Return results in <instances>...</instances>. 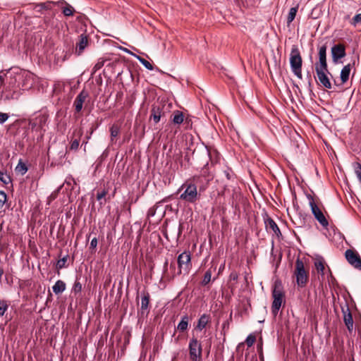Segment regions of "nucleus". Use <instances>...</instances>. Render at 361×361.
<instances>
[{
	"label": "nucleus",
	"mask_w": 361,
	"mask_h": 361,
	"mask_svg": "<svg viewBox=\"0 0 361 361\" xmlns=\"http://www.w3.org/2000/svg\"><path fill=\"white\" fill-rule=\"evenodd\" d=\"M179 192L183 191L180 195V199L188 202L195 203L199 199L197 188L195 183L185 182L178 190Z\"/></svg>",
	"instance_id": "obj_1"
},
{
	"label": "nucleus",
	"mask_w": 361,
	"mask_h": 361,
	"mask_svg": "<svg viewBox=\"0 0 361 361\" xmlns=\"http://www.w3.org/2000/svg\"><path fill=\"white\" fill-rule=\"evenodd\" d=\"M273 302L271 305L272 314L276 316L282 304L284 302V292L283 287L280 281H276L274 283V289L272 291Z\"/></svg>",
	"instance_id": "obj_2"
},
{
	"label": "nucleus",
	"mask_w": 361,
	"mask_h": 361,
	"mask_svg": "<svg viewBox=\"0 0 361 361\" xmlns=\"http://www.w3.org/2000/svg\"><path fill=\"white\" fill-rule=\"evenodd\" d=\"M302 59L300 51L296 46H293L290 54V65L291 71L299 79L302 78Z\"/></svg>",
	"instance_id": "obj_3"
},
{
	"label": "nucleus",
	"mask_w": 361,
	"mask_h": 361,
	"mask_svg": "<svg viewBox=\"0 0 361 361\" xmlns=\"http://www.w3.org/2000/svg\"><path fill=\"white\" fill-rule=\"evenodd\" d=\"M190 359L192 361H202V348L197 338L192 337L188 345Z\"/></svg>",
	"instance_id": "obj_4"
},
{
	"label": "nucleus",
	"mask_w": 361,
	"mask_h": 361,
	"mask_svg": "<svg viewBox=\"0 0 361 361\" xmlns=\"http://www.w3.org/2000/svg\"><path fill=\"white\" fill-rule=\"evenodd\" d=\"M295 275L296 277L297 284L300 287L305 286L307 282L308 273L305 269L302 261L299 258L297 259L295 262Z\"/></svg>",
	"instance_id": "obj_5"
},
{
	"label": "nucleus",
	"mask_w": 361,
	"mask_h": 361,
	"mask_svg": "<svg viewBox=\"0 0 361 361\" xmlns=\"http://www.w3.org/2000/svg\"><path fill=\"white\" fill-rule=\"evenodd\" d=\"M307 198L309 200V204L311 208L312 213L313 214L314 218L323 227L326 228L329 226V222L323 212L316 204L313 197L311 195H308Z\"/></svg>",
	"instance_id": "obj_6"
},
{
	"label": "nucleus",
	"mask_w": 361,
	"mask_h": 361,
	"mask_svg": "<svg viewBox=\"0 0 361 361\" xmlns=\"http://www.w3.org/2000/svg\"><path fill=\"white\" fill-rule=\"evenodd\" d=\"M178 274H180L182 271L188 274L192 266L191 257L189 252H183L178 257Z\"/></svg>",
	"instance_id": "obj_7"
},
{
	"label": "nucleus",
	"mask_w": 361,
	"mask_h": 361,
	"mask_svg": "<svg viewBox=\"0 0 361 361\" xmlns=\"http://www.w3.org/2000/svg\"><path fill=\"white\" fill-rule=\"evenodd\" d=\"M315 71L320 85L326 89H331V83L328 77V74L331 75V73L328 71V67L315 68Z\"/></svg>",
	"instance_id": "obj_8"
},
{
	"label": "nucleus",
	"mask_w": 361,
	"mask_h": 361,
	"mask_svg": "<svg viewBox=\"0 0 361 361\" xmlns=\"http://www.w3.org/2000/svg\"><path fill=\"white\" fill-rule=\"evenodd\" d=\"M348 263L356 269H361V258L357 252L352 250H347L345 253Z\"/></svg>",
	"instance_id": "obj_9"
},
{
	"label": "nucleus",
	"mask_w": 361,
	"mask_h": 361,
	"mask_svg": "<svg viewBox=\"0 0 361 361\" xmlns=\"http://www.w3.org/2000/svg\"><path fill=\"white\" fill-rule=\"evenodd\" d=\"M331 56L334 63H336L339 59L345 56V48L342 44H338L332 47Z\"/></svg>",
	"instance_id": "obj_10"
},
{
	"label": "nucleus",
	"mask_w": 361,
	"mask_h": 361,
	"mask_svg": "<svg viewBox=\"0 0 361 361\" xmlns=\"http://www.w3.org/2000/svg\"><path fill=\"white\" fill-rule=\"evenodd\" d=\"M88 96H89L88 92L86 90H82L79 93V94L76 97V98L74 101V106H75V109L77 112H80L82 110L83 103L85 102L86 99L88 97Z\"/></svg>",
	"instance_id": "obj_11"
},
{
	"label": "nucleus",
	"mask_w": 361,
	"mask_h": 361,
	"mask_svg": "<svg viewBox=\"0 0 361 361\" xmlns=\"http://www.w3.org/2000/svg\"><path fill=\"white\" fill-rule=\"evenodd\" d=\"M327 67L326 63V47L322 46L319 49V62L315 64V68Z\"/></svg>",
	"instance_id": "obj_12"
},
{
	"label": "nucleus",
	"mask_w": 361,
	"mask_h": 361,
	"mask_svg": "<svg viewBox=\"0 0 361 361\" xmlns=\"http://www.w3.org/2000/svg\"><path fill=\"white\" fill-rule=\"evenodd\" d=\"M164 114L161 108L158 106H153L151 110L150 118L153 120L155 123L160 121L161 117Z\"/></svg>",
	"instance_id": "obj_13"
},
{
	"label": "nucleus",
	"mask_w": 361,
	"mask_h": 361,
	"mask_svg": "<svg viewBox=\"0 0 361 361\" xmlns=\"http://www.w3.org/2000/svg\"><path fill=\"white\" fill-rule=\"evenodd\" d=\"M343 320L348 330L351 332L353 330V319L352 314L348 308L345 312H343Z\"/></svg>",
	"instance_id": "obj_14"
},
{
	"label": "nucleus",
	"mask_w": 361,
	"mask_h": 361,
	"mask_svg": "<svg viewBox=\"0 0 361 361\" xmlns=\"http://www.w3.org/2000/svg\"><path fill=\"white\" fill-rule=\"evenodd\" d=\"M266 228L267 230L272 231L276 235H281V231L276 222L271 219L268 218L265 221Z\"/></svg>",
	"instance_id": "obj_15"
},
{
	"label": "nucleus",
	"mask_w": 361,
	"mask_h": 361,
	"mask_svg": "<svg viewBox=\"0 0 361 361\" xmlns=\"http://www.w3.org/2000/svg\"><path fill=\"white\" fill-rule=\"evenodd\" d=\"M351 66L350 64L345 65L341 71V80L342 84H345L349 79Z\"/></svg>",
	"instance_id": "obj_16"
},
{
	"label": "nucleus",
	"mask_w": 361,
	"mask_h": 361,
	"mask_svg": "<svg viewBox=\"0 0 361 361\" xmlns=\"http://www.w3.org/2000/svg\"><path fill=\"white\" fill-rule=\"evenodd\" d=\"M87 37L86 35H81L80 36V40L78 43L76 44V51H78V54H81L82 51L85 49V48L87 45Z\"/></svg>",
	"instance_id": "obj_17"
},
{
	"label": "nucleus",
	"mask_w": 361,
	"mask_h": 361,
	"mask_svg": "<svg viewBox=\"0 0 361 361\" xmlns=\"http://www.w3.org/2000/svg\"><path fill=\"white\" fill-rule=\"evenodd\" d=\"M57 4H65L66 6L63 8L62 12L66 16H72L74 13V8L72 6L68 4L66 1L61 0L56 3Z\"/></svg>",
	"instance_id": "obj_18"
},
{
	"label": "nucleus",
	"mask_w": 361,
	"mask_h": 361,
	"mask_svg": "<svg viewBox=\"0 0 361 361\" xmlns=\"http://www.w3.org/2000/svg\"><path fill=\"white\" fill-rule=\"evenodd\" d=\"M23 77L24 80L22 83V87L24 89H29L32 86L33 77L30 73H25Z\"/></svg>",
	"instance_id": "obj_19"
},
{
	"label": "nucleus",
	"mask_w": 361,
	"mask_h": 361,
	"mask_svg": "<svg viewBox=\"0 0 361 361\" xmlns=\"http://www.w3.org/2000/svg\"><path fill=\"white\" fill-rule=\"evenodd\" d=\"M65 289L66 283L61 280H58L52 287L53 292L56 295L63 293Z\"/></svg>",
	"instance_id": "obj_20"
},
{
	"label": "nucleus",
	"mask_w": 361,
	"mask_h": 361,
	"mask_svg": "<svg viewBox=\"0 0 361 361\" xmlns=\"http://www.w3.org/2000/svg\"><path fill=\"white\" fill-rule=\"evenodd\" d=\"M209 321V316L207 314H202L198 320L197 328L200 331H202L203 329H204L206 327Z\"/></svg>",
	"instance_id": "obj_21"
},
{
	"label": "nucleus",
	"mask_w": 361,
	"mask_h": 361,
	"mask_svg": "<svg viewBox=\"0 0 361 361\" xmlns=\"http://www.w3.org/2000/svg\"><path fill=\"white\" fill-rule=\"evenodd\" d=\"M188 323H189V318L187 315H184L182 318L180 322L178 323L177 326V329L179 331L183 332L185 330H187L188 327Z\"/></svg>",
	"instance_id": "obj_22"
},
{
	"label": "nucleus",
	"mask_w": 361,
	"mask_h": 361,
	"mask_svg": "<svg viewBox=\"0 0 361 361\" xmlns=\"http://www.w3.org/2000/svg\"><path fill=\"white\" fill-rule=\"evenodd\" d=\"M184 121L183 114L180 111H176L174 112L173 122L175 124H181Z\"/></svg>",
	"instance_id": "obj_23"
},
{
	"label": "nucleus",
	"mask_w": 361,
	"mask_h": 361,
	"mask_svg": "<svg viewBox=\"0 0 361 361\" xmlns=\"http://www.w3.org/2000/svg\"><path fill=\"white\" fill-rule=\"evenodd\" d=\"M298 9V5H297L295 7H292L288 13V18H287V23L290 24L293 22V20L295 19L297 11Z\"/></svg>",
	"instance_id": "obj_24"
},
{
	"label": "nucleus",
	"mask_w": 361,
	"mask_h": 361,
	"mask_svg": "<svg viewBox=\"0 0 361 361\" xmlns=\"http://www.w3.org/2000/svg\"><path fill=\"white\" fill-rule=\"evenodd\" d=\"M133 56L136 58L149 71L153 70V66L148 61L136 54H133Z\"/></svg>",
	"instance_id": "obj_25"
},
{
	"label": "nucleus",
	"mask_w": 361,
	"mask_h": 361,
	"mask_svg": "<svg viewBox=\"0 0 361 361\" xmlns=\"http://www.w3.org/2000/svg\"><path fill=\"white\" fill-rule=\"evenodd\" d=\"M149 302V293L145 294L141 299V309L142 310H147L148 308Z\"/></svg>",
	"instance_id": "obj_26"
},
{
	"label": "nucleus",
	"mask_w": 361,
	"mask_h": 361,
	"mask_svg": "<svg viewBox=\"0 0 361 361\" xmlns=\"http://www.w3.org/2000/svg\"><path fill=\"white\" fill-rule=\"evenodd\" d=\"M212 274V271L210 269H208L205 272L204 278H203V280L201 282L202 286H206V285H207L211 281Z\"/></svg>",
	"instance_id": "obj_27"
},
{
	"label": "nucleus",
	"mask_w": 361,
	"mask_h": 361,
	"mask_svg": "<svg viewBox=\"0 0 361 361\" xmlns=\"http://www.w3.org/2000/svg\"><path fill=\"white\" fill-rule=\"evenodd\" d=\"M354 171L355 173L358 178L359 181L361 183V164L358 162L354 164Z\"/></svg>",
	"instance_id": "obj_28"
},
{
	"label": "nucleus",
	"mask_w": 361,
	"mask_h": 361,
	"mask_svg": "<svg viewBox=\"0 0 361 361\" xmlns=\"http://www.w3.org/2000/svg\"><path fill=\"white\" fill-rule=\"evenodd\" d=\"M314 266L318 271V272L321 273L322 275H324V262L321 260L316 261L314 262Z\"/></svg>",
	"instance_id": "obj_29"
},
{
	"label": "nucleus",
	"mask_w": 361,
	"mask_h": 361,
	"mask_svg": "<svg viewBox=\"0 0 361 361\" xmlns=\"http://www.w3.org/2000/svg\"><path fill=\"white\" fill-rule=\"evenodd\" d=\"M0 180L4 184H8L11 183V178L6 173L0 171Z\"/></svg>",
	"instance_id": "obj_30"
},
{
	"label": "nucleus",
	"mask_w": 361,
	"mask_h": 361,
	"mask_svg": "<svg viewBox=\"0 0 361 361\" xmlns=\"http://www.w3.org/2000/svg\"><path fill=\"white\" fill-rule=\"evenodd\" d=\"M119 132H120V129L117 126L113 125L111 126V128L110 129L111 140H113V139L114 137H116L118 135Z\"/></svg>",
	"instance_id": "obj_31"
},
{
	"label": "nucleus",
	"mask_w": 361,
	"mask_h": 361,
	"mask_svg": "<svg viewBox=\"0 0 361 361\" xmlns=\"http://www.w3.org/2000/svg\"><path fill=\"white\" fill-rule=\"evenodd\" d=\"M16 170L20 172L21 174H25L27 171V168L25 164L20 161L17 165Z\"/></svg>",
	"instance_id": "obj_32"
},
{
	"label": "nucleus",
	"mask_w": 361,
	"mask_h": 361,
	"mask_svg": "<svg viewBox=\"0 0 361 361\" xmlns=\"http://www.w3.org/2000/svg\"><path fill=\"white\" fill-rule=\"evenodd\" d=\"M8 303L5 300L0 301V316H3L8 309Z\"/></svg>",
	"instance_id": "obj_33"
},
{
	"label": "nucleus",
	"mask_w": 361,
	"mask_h": 361,
	"mask_svg": "<svg viewBox=\"0 0 361 361\" xmlns=\"http://www.w3.org/2000/svg\"><path fill=\"white\" fill-rule=\"evenodd\" d=\"M54 4L52 1H47L44 3H40L37 4V7H39L40 10L45 9L49 10L51 8V4Z\"/></svg>",
	"instance_id": "obj_34"
},
{
	"label": "nucleus",
	"mask_w": 361,
	"mask_h": 361,
	"mask_svg": "<svg viewBox=\"0 0 361 361\" xmlns=\"http://www.w3.org/2000/svg\"><path fill=\"white\" fill-rule=\"evenodd\" d=\"M361 23V13L355 15L350 20V24L356 27L358 23Z\"/></svg>",
	"instance_id": "obj_35"
},
{
	"label": "nucleus",
	"mask_w": 361,
	"mask_h": 361,
	"mask_svg": "<svg viewBox=\"0 0 361 361\" xmlns=\"http://www.w3.org/2000/svg\"><path fill=\"white\" fill-rule=\"evenodd\" d=\"M22 94L20 91H13L9 96H7V98L11 99H18L20 95Z\"/></svg>",
	"instance_id": "obj_36"
},
{
	"label": "nucleus",
	"mask_w": 361,
	"mask_h": 361,
	"mask_svg": "<svg viewBox=\"0 0 361 361\" xmlns=\"http://www.w3.org/2000/svg\"><path fill=\"white\" fill-rule=\"evenodd\" d=\"M80 145V140L79 139H75L73 140L71 143L70 149L73 151L78 150Z\"/></svg>",
	"instance_id": "obj_37"
},
{
	"label": "nucleus",
	"mask_w": 361,
	"mask_h": 361,
	"mask_svg": "<svg viewBox=\"0 0 361 361\" xmlns=\"http://www.w3.org/2000/svg\"><path fill=\"white\" fill-rule=\"evenodd\" d=\"M245 342H246V344L247 345V346H249V347L252 346L255 342V336L253 335H251V334L249 335L247 337Z\"/></svg>",
	"instance_id": "obj_38"
},
{
	"label": "nucleus",
	"mask_w": 361,
	"mask_h": 361,
	"mask_svg": "<svg viewBox=\"0 0 361 361\" xmlns=\"http://www.w3.org/2000/svg\"><path fill=\"white\" fill-rule=\"evenodd\" d=\"M82 290V284L79 281H75L73 287V291L75 293H80Z\"/></svg>",
	"instance_id": "obj_39"
},
{
	"label": "nucleus",
	"mask_w": 361,
	"mask_h": 361,
	"mask_svg": "<svg viewBox=\"0 0 361 361\" xmlns=\"http://www.w3.org/2000/svg\"><path fill=\"white\" fill-rule=\"evenodd\" d=\"M67 261V257H64L62 259H60L56 264V267L58 269H62L65 267V264Z\"/></svg>",
	"instance_id": "obj_40"
},
{
	"label": "nucleus",
	"mask_w": 361,
	"mask_h": 361,
	"mask_svg": "<svg viewBox=\"0 0 361 361\" xmlns=\"http://www.w3.org/2000/svg\"><path fill=\"white\" fill-rule=\"evenodd\" d=\"M6 194L0 190V208H1L6 201Z\"/></svg>",
	"instance_id": "obj_41"
},
{
	"label": "nucleus",
	"mask_w": 361,
	"mask_h": 361,
	"mask_svg": "<svg viewBox=\"0 0 361 361\" xmlns=\"http://www.w3.org/2000/svg\"><path fill=\"white\" fill-rule=\"evenodd\" d=\"M8 117L9 116L7 114L0 112V123L3 124L5 123L8 120Z\"/></svg>",
	"instance_id": "obj_42"
},
{
	"label": "nucleus",
	"mask_w": 361,
	"mask_h": 361,
	"mask_svg": "<svg viewBox=\"0 0 361 361\" xmlns=\"http://www.w3.org/2000/svg\"><path fill=\"white\" fill-rule=\"evenodd\" d=\"M106 194H107V192L105 190L98 192L97 194V200L98 201L102 200L103 198H104V197L106 196Z\"/></svg>",
	"instance_id": "obj_43"
},
{
	"label": "nucleus",
	"mask_w": 361,
	"mask_h": 361,
	"mask_svg": "<svg viewBox=\"0 0 361 361\" xmlns=\"http://www.w3.org/2000/svg\"><path fill=\"white\" fill-rule=\"evenodd\" d=\"M103 66H104V61L97 62L94 66V71H97V70L100 69Z\"/></svg>",
	"instance_id": "obj_44"
},
{
	"label": "nucleus",
	"mask_w": 361,
	"mask_h": 361,
	"mask_svg": "<svg viewBox=\"0 0 361 361\" xmlns=\"http://www.w3.org/2000/svg\"><path fill=\"white\" fill-rule=\"evenodd\" d=\"M97 245V239L94 238L90 242V247L94 249Z\"/></svg>",
	"instance_id": "obj_45"
},
{
	"label": "nucleus",
	"mask_w": 361,
	"mask_h": 361,
	"mask_svg": "<svg viewBox=\"0 0 361 361\" xmlns=\"http://www.w3.org/2000/svg\"><path fill=\"white\" fill-rule=\"evenodd\" d=\"M224 173H225V176L227 178V179H228V180L231 179V174H230L229 171H225Z\"/></svg>",
	"instance_id": "obj_46"
},
{
	"label": "nucleus",
	"mask_w": 361,
	"mask_h": 361,
	"mask_svg": "<svg viewBox=\"0 0 361 361\" xmlns=\"http://www.w3.org/2000/svg\"><path fill=\"white\" fill-rule=\"evenodd\" d=\"M123 49L126 53H128V54H130V55H132V56H133V54H134L132 51H130V50H128V49H126V48H123V49Z\"/></svg>",
	"instance_id": "obj_47"
},
{
	"label": "nucleus",
	"mask_w": 361,
	"mask_h": 361,
	"mask_svg": "<svg viewBox=\"0 0 361 361\" xmlns=\"http://www.w3.org/2000/svg\"><path fill=\"white\" fill-rule=\"evenodd\" d=\"M154 211L153 209H149L148 212V216H154Z\"/></svg>",
	"instance_id": "obj_48"
},
{
	"label": "nucleus",
	"mask_w": 361,
	"mask_h": 361,
	"mask_svg": "<svg viewBox=\"0 0 361 361\" xmlns=\"http://www.w3.org/2000/svg\"><path fill=\"white\" fill-rule=\"evenodd\" d=\"M4 274V270L1 267H0V277Z\"/></svg>",
	"instance_id": "obj_49"
},
{
	"label": "nucleus",
	"mask_w": 361,
	"mask_h": 361,
	"mask_svg": "<svg viewBox=\"0 0 361 361\" xmlns=\"http://www.w3.org/2000/svg\"><path fill=\"white\" fill-rule=\"evenodd\" d=\"M168 265V261L166 260L164 263V267L166 268Z\"/></svg>",
	"instance_id": "obj_50"
},
{
	"label": "nucleus",
	"mask_w": 361,
	"mask_h": 361,
	"mask_svg": "<svg viewBox=\"0 0 361 361\" xmlns=\"http://www.w3.org/2000/svg\"><path fill=\"white\" fill-rule=\"evenodd\" d=\"M92 130L91 131L90 134H92ZM90 138V136H87V140H89Z\"/></svg>",
	"instance_id": "obj_51"
},
{
	"label": "nucleus",
	"mask_w": 361,
	"mask_h": 361,
	"mask_svg": "<svg viewBox=\"0 0 361 361\" xmlns=\"http://www.w3.org/2000/svg\"><path fill=\"white\" fill-rule=\"evenodd\" d=\"M87 140L83 142V144L85 145V146L87 145Z\"/></svg>",
	"instance_id": "obj_52"
},
{
	"label": "nucleus",
	"mask_w": 361,
	"mask_h": 361,
	"mask_svg": "<svg viewBox=\"0 0 361 361\" xmlns=\"http://www.w3.org/2000/svg\"><path fill=\"white\" fill-rule=\"evenodd\" d=\"M3 80V78L1 75H0V82Z\"/></svg>",
	"instance_id": "obj_53"
}]
</instances>
